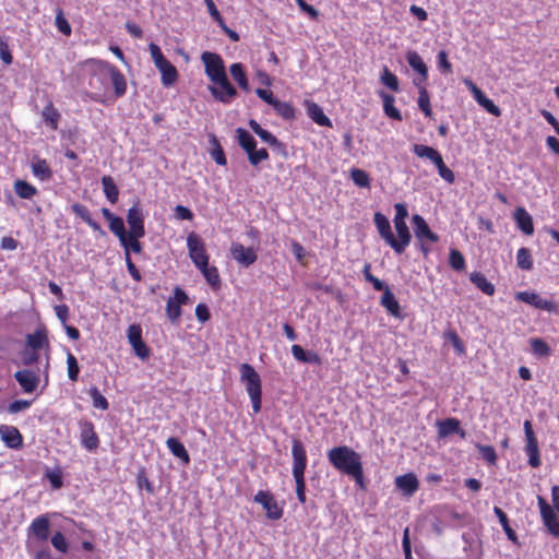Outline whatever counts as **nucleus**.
I'll list each match as a JSON object with an SVG mask.
<instances>
[{
  "label": "nucleus",
  "mask_w": 559,
  "mask_h": 559,
  "mask_svg": "<svg viewBox=\"0 0 559 559\" xmlns=\"http://www.w3.org/2000/svg\"><path fill=\"white\" fill-rule=\"evenodd\" d=\"M385 307H386V311L390 312L395 318H397V319L404 318V313H402L399 301L395 299L394 294L389 289L388 286H386V293H385Z\"/></svg>",
  "instance_id": "nucleus-42"
},
{
  "label": "nucleus",
  "mask_w": 559,
  "mask_h": 559,
  "mask_svg": "<svg viewBox=\"0 0 559 559\" xmlns=\"http://www.w3.org/2000/svg\"><path fill=\"white\" fill-rule=\"evenodd\" d=\"M515 299L525 304L533 306L536 309L546 310V311H555L556 306L554 301L542 298L535 292H519L515 295Z\"/></svg>",
  "instance_id": "nucleus-13"
},
{
  "label": "nucleus",
  "mask_w": 559,
  "mask_h": 559,
  "mask_svg": "<svg viewBox=\"0 0 559 559\" xmlns=\"http://www.w3.org/2000/svg\"><path fill=\"white\" fill-rule=\"evenodd\" d=\"M269 158V153L265 148L257 150L253 148L251 152L248 153V159L251 165L258 166L261 162Z\"/></svg>",
  "instance_id": "nucleus-54"
},
{
  "label": "nucleus",
  "mask_w": 559,
  "mask_h": 559,
  "mask_svg": "<svg viewBox=\"0 0 559 559\" xmlns=\"http://www.w3.org/2000/svg\"><path fill=\"white\" fill-rule=\"evenodd\" d=\"M187 248L189 257L197 269L205 266L209 263V254L206 253L203 240L195 233H190L187 237Z\"/></svg>",
  "instance_id": "nucleus-5"
},
{
  "label": "nucleus",
  "mask_w": 559,
  "mask_h": 559,
  "mask_svg": "<svg viewBox=\"0 0 559 559\" xmlns=\"http://www.w3.org/2000/svg\"><path fill=\"white\" fill-rule=\"evenodd\" d=\"M518 228L525 235H533L534 224L531 214L522 206L516 207L513 214Z\"/></svg>",
  "instance_id": "nucleus-19"
},
{
  "label": "nucleus",
  "mask_w": 559,
  "mask_h": 559,
  "mask_svg": "<svg viewBox=\"0 0 559 559\" xmlns=\"http://www.w3.org/2000/svg\"><path fill=\"white\" fill-rule=\"evenodd\" d=\"M166 445L171 454L182 461L183 464H189L190 456L185 445L175 437L166 440Z\"/></svg>",
  "instance_id": "nucleus-27"
},
{
  "label": "nucleus",
  "mask_w": 559,
  "mask_h": 559,
  "mask_svg": "<svg viewBox=\"0 0 559 559\" xmlns=\"http://www.w3.org/2000/svg\"><path fill=\"white\" fill-rule=\"evenodd\" d=\"M350 178L358 187H367L369 185V177L366 171L354 168L350 171Z\"/></svg>",
  "instance_id": "nucleus-55"
},
{
  "label": "nucleus",
  "mask_w": 559,
  "mask_h": 559,
  "mask_svg": "<svg viewBox=\"0 0 559 559\" xmlns=\"http://www.w3.org/2000/svg\"><path fill=\"white\" fill-rule=\"evenodd\" d=\"M413 229L418 242L429 241L436 243L439 241V236L432 231L423 216L415 214L412 217Z\"/></svg>",
  "instance_id": "nucleus-10"
},
{
  "label": "nucleus",
  "mask_w": 559,
  "mask_h": 559,
  "mask_svg": "<svg viewBox=\"0 0 559 559\" xmlns=\"http://www.w3.org/2000/svg\"><path fill=\"white\" fill-rule=\"evenodd\" d=\"M449 264L457 272L464 271L466 267L465 258L457 249H451L449 253Z\"/></svg>",
  "instance_id": "nucleus-47"
},
{
  "label": "nucleus",
  "mask_w": 559,
  "mask_h": 559,
  "mask_svg": "<svg viewBox=\"0 0 559 559\" xmlns=\"http://www.w3.org/2000/svg\"><path fill=\"white\" fill-rule=\"evenodd\" d=\"M525 433V453L528 457V464L531 467H539L542 464L538 441L533 430L531 420H525L523 424Z\"/></svg>",
  "instance_id": "nucleus-6"
},
{
  "label": "nucleus",
  "mask_w": 559,
  "mask_h": 559,
  "mask_svg": "<svg viewBox=\"0 0 559 559\" xmlns=\"http://www.w3.org/2000/svg\"><path fill=\"white\" fill-rule=\"evenodd\" d=\"M230 253L231 257L243 266H249L257 260L254 250L252 248H246L241 243H233Z\"/></svg>",
  "instance_id": "nucleus-16"
},
{
  "label": "nucleus",
  "mask_w": 559,
  "mask_h": 559,
  "mask_svg": "<svg viewBox=\"0 0 559 559\" xmlns=\"http://www.w3.org/2000/svg\"><path fill=\"white\" fill-rule=\"evenodd\" d=\"M166 313H167L168 319L171 322H176L180 318V316H181L180 306L178 305V302L175 299L168 298L167 305H166Z\"/></svg>",
  "instance_id": "nucleus-52"
},
{
  "label": "nucleus",
  "mask_w": 559,
  "mask_h": 559,
  "mask_svg": "<svg viewBox=\"0 0 559 559\" xmlns=\"http://www.w3.org/2000/svg\"><path fill=\"white\" fill-rule=\"evenodd\" d=\"M438 66H439V69L443 72V73H452V64L451 62L449 61L448 59V53L445 50H440L438 52Z\"/></svg>",
  "instance_id": "nucleus-56"
},
{
  "label": "nucleus",
  "mask_w": 559,
  "mask_h": 559,
  "mask_svg": "<svg viewBox=\"0 0 559 559\" xmlns=\"http://www.w3.org/2000/svg\"><path fill=\"white\" fill-rule=\"evenodd\" d=\"M67 365H68V377L72 381H76L80 372V368L76 361V358L68 353L67 355Z\"/></svg>",
  "instance_id": "nucleus-53"
},
{
  "label": "nucleus",
  "mask_w": 559,
  "mask_h": 559,
  "mask_svg": "<svg viewBox=\"0 0 559 559\" xmlns=\"http://www.w3.org/2000/svg\"><path fill=\"white\" fill-rule=\"evenodd\" d=\"M386 117L402 120L400 110L394 106V98L389 95H386Z\"/></svg>",
  "instance_id": "nucleus-59"
},
{
  "label": "nucleus",
  "mask_w": 559,
  "mask_h": 559,
  "mask_svg": "<svg viewBox=\"0 0 559 559\" xmlns=\"http://www.w3.org/2000/svg\"><path fill=\"white\" fill-rule=\"evenodd\" d=\"M396 487L406 496H412L418 490L419 483L413 473L396 477Z\"/></svg>",
  "instance_id": "nucleus-22"
},
{
  "label": "nucleus",
  "mask_w": 559,
  "mask_h": 559,
  "mask_svg": "<svg viewBox=\"0 0 559 559\" xmlns=\"http://www.w3.org/2000/svg\"><path fill=\"white\" fill-rule=\"evenodd\" d=\"M109 82L112 83L116 97H121L126 94L127 82H126L124 75L115 67L111 72V75L109 78Z\"/></svg>",
  "instance_id": "nucleus-34"
},
{
  "label": "nucleus",
  "mask_w": 559,
  "mask_h": 559,
  "mask_svg": "<svg viewBox=\"0 0 559 559\" xmlns=\"http://www.w3.org/2000/svg\"><path fill=\"white\" fill-rule=\"evenodd\" d=\"M272 107L275 109L277 115H280L283 119L289 120L295 117V109L287 102L276 99Z\"/></svg>",
  "instance_id": "nucleus-46"
},
{
  "label": "nucleus",
  "mask_w": 559,
  "mask_h": 559,
  "mask_svg": "<svg viewBox=\"0 0 559 559\" xmlns=\"http://www.w3.org/2000/svg\"><path fill=\"white\" fill-rule=\"evenodd\" d=\"M204 278L212 286V288L216 289L221 286V277L218 271L215 266H210L209 264L205 266L199 267Z\"/></svg>",
  "instance_id": "nucleus-40"
},
{
  "label": "nucleus",
  "mask_w": 559,
  "mask_h": 559,
  "mask_svg": "<svg viewBox=\"0 0 559 559\" xmlns=\"http://www.w3.org/2000/svg\"><path fill=\"white\" fill-rule=\"evenodd\" d=\"M435 166L438 169L439 176L448 183H453L455 181L454 173L444 164L442 157L435 164Z\"/></svg>",
  "instance_id": "nucleus-50"
},
{
  "label": "nucleus",
  "mask_w": 559,
  "mask_h": 559,
  "mask_svg": "<svg viewBox=\"0 0 559 559\" xmlns=\"http://www.w3.org/2000/svg\"><path fill=\"white\" fill-rule=\"evenodd\" d=\"M328 459L337 471L352 476L357 484H362L361 457L353 449L346 445L332 448Z\"/></svg>",
  "instance_id": "nucleus-1"
},
{
  "label": "nucleus",
  "mask_w": 559,
  "mask_h": 559,
  "mask_svg": "<svg viewBox=\"0 0 559 559\" xmlns=\"http://www.w3.org/2000/svg\"><path fill=\"white\" fill-rule=\"evenodd\" d=\"M364 276H365L366 281L370 282L377 290H382L384 288V284L382 283V281L374 277L370 273V265H368V264H366L364 267Z\"/></svg>",
  "instance_id": "nucleus-61"
},
{
  "label": "nucleus",
  "mask_w": 559,
  "mask_h": 559,
  "mask_svg": "<svg viewBox=\"0 0 559 559\" xmlns=\"http://www.w3.org/2000/svg\"><path fill=\"white\" fill-rule=\"evenodd\" d=\"M41 117L44 122L51 129H58V122L60 119L59 111L55 108L52 102H48L47 105L41 110Z\"/></svg>",
  "instance_id": "nucleus-31"
},
{
  "label": "nucleus",
  "mask_w": 559,
  "mask_h": 559,
  "mask_svg": "<svg viewBox=\"0 0 559 559\" xmlns=\"http://www.w3.org/2000/svg\"><path fill=\"white\" fill-rule=\"evenodd\" d=\"M201 60L204 63L205 74L212 83L226 75L224 61L218 53L204 51L201 55Z\"/></svg>",
  "instance_id": "nucleus-7"
},
{
  "label": "nucleus",
  "mask_w": 559,
  "mask_h": 559,
  "mask_svg": "<svg viewBox=\"0 0 559 559\" xmlns=\"http://www.w3.org/2000/svg\"><path fill=\"white\" fill-rule=\"evenodd\" d=\"M81 440L83 445L88 450L93 451L98 448V437L94 431L92 423H84L81 428Z\"/></svg>",
  "instance_id": "nucleus-23"
},
{
  "label": "nucleus",
  "mask_w": 559,
  "mask_h": 559,
  "mask_svg": "<svg viewBox=\"0 0 559 559\" xmlns=\"http://www.w3.org/2000/svg\"><path fill=\"white\" fill-rule=\"evenodd\" d=\"M109 223L110 230L119 238L122 246H127V231L124 228L123 219L119 216L112 218Z\"/></svg>",
  "instance_id": "nucleus-41"
},
{
  "label": "nucleus",
  "mask_w": 559,
  "mask_h": 559,
  "mask_svg": "<svg viewBox=\"0 0 559 559\" xmlns=\"http://www.w3.org/2000/svg\"><path fill=\"white\" fill-rule=\"evenodd\" d=\"M417 103H418V107L424 112V115L428 118H431L432 109L430 106V97H429L428 91L424 86H420V88H419V95H418Z\"/></svg>",
  "instance_id": "nucleus-45"
},
{
  "label": "nucleus",
  "mask_w": 559,
  "mask_h": 559,
  "mask_svg": "<svg viewBox=\"0 0 559 559\" xmlns=\"http://www.w3.org/2000/svg\"><path fill=\"white\" fill-rule=\"evenodd\" d=\"M406 60L409 67L420 75V81L416 83V85H420L426 82L428 78V68L419 53L417 51H408Z\"/></svg>",
  "instance_id": "nucleus-21"
},
{
  "label": "nucleus",
  "mask_w": 559,
  "mask_h": 559,
  "mask_svg": "<svg viewBox=\"0 0 559 559\" xmlns=\"http://www.w3.org/2000/svg\"><path fill=\"white\" fill-rule=\"evenodd\" d=\"M240 380L245 384L254 414L261 411L262 386L259 373L249 364L240 366Z\"/></svg>",
  "instance_id": "nucleus-3"
},
{
  "label": "nucleus",
  "mask_w": 559,
  "mask_h": 559,
  "mask_svg": "<svg viewBox=\"0 0 559 559\" xmlns=\"http://www.w3.org/2000/svg\"><path fill=\"white\" fill-rule=\"evenodd\" d=\"M86 67L91 73L88 85L97 91H105L109 84V78L114 67L102 60H90Z\"/></svg>",
  "instance_id": "nucleus-4"
},
{
  "label": "nucleus",
  "mask_w": 559,
  "mask_h": 559,
  "mask_svg": "<svg viewBox=\"0 0 559 559\" xmlns=\"http://www.w3.org/2000/svg\"><path fill=\"white\" fill-rule=\"evenodd\" d=\"M394 226L396 235L391 231L389 221L386 219V243L394 249L396 253H403L411 242V233L406 224L408 211L404 203L395 204Z\"/></svg>",
  "instance_id": "nucleus-2"
},
{
  "label": "nucleus",
  "mask_w": 559,
  "mask_h": 559,
  "mask_svg": "<svg viewBox=\"0 0 559 559\" xmlns=\"http://www.w3.org/2000/svg\"><path fill=\"white\" fill-rule=\"evenodd\" d=\"M413 152L417 157L426 158L433 165L442 157L438 150L424 144H414Z\"/></svg>",
  "instance_id": "nucleus-30"
},
{
  "label": "nucleus",
  "mask_w": 559,
  "mask_h": 559,
  "mask_svg": "<svg viewBox=\"0 0 559 559\" xmlns=\"http://www.w3.org/2000/svg\"><path fill=\"white\" fill-rule=\"evenodd\" d=\"M138 487L140 489H145L147 492L153 493L154 488L148 478L146 477L144 472H140L136 476Z\"/></svg>",
  "instance_id": "nucleus-63"
},
{
  "label": "nucleus",
  "mask_w": 559,
  "mask_h": 559,
  "mask_svg": "<svg viewBox=\"0 0 559 559\" xmlns=\"http://www.w3.org/2000/svg\"><path fill=\"white\" fill-rule=\"evenodd\" d=\"M14 191L21 199H32L37 194V189L25 180L14 182Z\"/></svg>",
  "instance_id": "nucleus-36"
},
{
  "label": "nucleus",
  "mask_w": 559,
  "mask_h": 559,
  "mask_svg": "<svg viewBox=\"0 0 559 559\" xmlns=\"http://www.w3.org/2000/svg\"><path fill=\"white\" fill-rule=\"evenodd\" d=\"M51 545L55 549L60 551L61 554H67L69 550V545L61 532H56L51 537Z\"/></svg>",
  "instance_id": "nucleus-51"
},
{
  "label": "nucleus",
  "mask_w": 559,
  "mask_h": 559,
  "mask_svg": "<svg viewBox=\"0 0 559 559\" xmlns=\"http://www.w3.org/2000/svg\"><path fill=\"white\" fill-rule=\"evenodd\" d=\"M156 68L162 73V83L165 86H169L176 82L178 76L177 70L167 59L158 63Z\"/></svg>",
  "instance_id": "nucleus-26"
},
{
  "label": "nucleus",
  "mask_w": 559,
  "mask_h": 559,
  "mask_svg": "<svg viewBox=\"0 0 559 559\" xmlns=\"http://www.w3.org/2000/svg\"><path fill=\"white\" fill-rule=\"evenodd\" d=\"M263 142L267 143L269 145L271 146H280L281 143L280 141L276 139V136H274L271 132H269L267 130H264L262 129L258 134H257Z\"/></svg>",
  "instance_id": "nucleus-64"
},
{
  "label": "nucleus",
  "mask_w": 559,
  "mask_h": 559,
  "mask_svg": "<svg viewBox=\"0 0 559 559\" xmlns=\"http://www.w3.org/2000/svg\"><path fill=\"white\" fill-rule=\"evenodd\" d=\"M307 114L319 126H322V127L331 126L330 119L324 115L322 108L318 104L308 102L307 103Z\"/></svg>",
  "instance_id": "nucleus-32"
},
{
  "label": "nucleus",
  "mask_w": 559,
  "mask_h": 559,
  "mask_svg": "<svg viewBox=\"0 0 559 559\" xmlns=\"http://www.w3.org/2000/svg\"><path fill=\"white\" fill-rule=\"evenodd\" d=\"M469 281L484 294L492 296L496 292L493 284H491L481 272H472Z\"/></svg>",
  "instance_id": "nucleus-28"
},
{
  "label": "nucleus",
  "mask_w": 559,
  "mask_h": 559,
  "mask_svg": "<svg viewBox=\"0 0 559 559\" xmlns=\"http://www.w3.org/2000/svg\"><path fill=\"white\" fill-rule=\"evenodd\" d=\"M254 502L260 503L271 520H278L283 511L269 491L260 490L254 496Z\"/></svg>",
  "instance_id": "nucleus-14"
},
{
  "label": "nucleus",
  "mask_w": 559,
  "mask_h": 559,
  "mask_svg": "<svg viewBox=\"0 0 559 559\" xmlns=\"http://www.w3.org/2000/svg\"><path fill=\"white\" fill-rule=\"evenodd\" d=\"M229 72L241 90L245 92L250 90L249 82L245 72V67L241 63H233L229 67Z\"/></svg>",
  "instance_id": "nucleus-33"
},
{
  "label": "nucleus",
  "mask_w": 559,
  "mask_h": 559,
  "mask_svg": "<svg viewBox=\"0 0 559 559\" xmlns=\"http://www.w3.org/2000/svg\"><path fill=\"white\" fill-rule=\"evenodd\" d=\"M127 246H122L126 249V252H129V250H132L135 253H140L142 250V246L139 241L141 237H134L133 235H127Z\"/></svg>",
  "instance_id": "nucleus-60"
},
{
  "label": "nucleus",
  "mask_w": 559,
  "mask_h": 559,
  "mask_svg": "<svg viewBox=\"0 0 559 559\" xmlns=\"http://www.w3.org/2000/svg\"><path fill=\"white\" fill-rule=\"evenodd\" d=\"M127 223L130 227L129 235H133L134 237L145 236L144 215L139 203H135L128 210Z\"/></svg>",
  "instance_id": "nucleus-11"
},
{
  "label": "nucleus",
  "mask_w": 559,
  "mask_h": 559,
  "mask_svg": "<svg viewBox=\"0 0 559 559\" xmlns=\"http://www.w3.org/2000/svg\"><path fill=\"white\" fill-rule=\"evenodd\" d=\"M102 186L104 193L111 204H115L118 200L119 190L110 176H104L102 178Z\"/></svg>",
  "instance_id": "nucleus-35"
},
{
  "label": "nucleus",
  "mask_w": 559,
  "mask_h": 559,
  "mask_svg": "<svg viewBox=\"0 0 559 559\" xmlns=\"http://www.w3.org/2000/svg\"><path fill=\"white\" fill-rule=\"evenodd\" d=\"M128 341L132 346L135 355L141 359H146L150 356V349L142 341V329L138 324H132L128 329Z\"/></svg>",
  "instance_id": "nucleus-12"
},
{
  "label": "nucleus",
  "mask_w": 559,
  "mask_h": 559,
  "mask_svg": "<svg viewBox=\"0 0 559 559\" xmlns=\"http://www.w3.org/2000/svg\"><path fill=\"white\" fill-rule=\"evenodd\" d=\"M516 265L521 270L530 271L533 269V258L530 249L522 247L516 252Z\"/></svg>",
  "instance_id": "nucleus-43"
},
{
  "label": "nucleus",
  "mask_w": 559,
  "mask_h": 559,
  "mask_svg": "<svg viewBox=\"0 0 559 559\" xmlns=\"http://www.w3.org/2000/svg\"><path fill=\"white\" fill-rule=\"evenodd\" d=\"M26 550L33 559H52L50 548L46 544H35L28 539Z\"/></svg>",
  "instance_id": "nucleus-29"
},
{
  "label": "nucleus",
  "mask_w": 559,
  "mask_h": 559,
  "mask_svg": "<svg viewBox=\"0 0 559 559\" xmlns=\"http://www.w3.org/2000/svg\"><path fill=\"white\" fill-rule=\"evenodd\" d=\"M148 49H150V53H151V57H152V59L154 61L155 67L166 59L164 57L160 48L156 44L151 43L148 45Z\"/></svg>",
  "instance_id": "nucleus-62"
},
{
  "label": "nucleus",
  "mask_w": 559,
  "mask_h": 559,
  "mask_svg": "<svg viewBox=\"0 0 559 559\" xmlns=\"http://www.w3.org/2000/svg\"><path fill=\"white\" fill-rule=\"evenodd\" d=\"M32 402L27 400H17L9 404L8 411L11 414H16L26 411L31 406Z\"/></svg>",
  "instance_id": "nucleus-58"
},
{
  "label": "nucleus",
  "mask_w": 559,
  "mask_h": 559,
  "mask_svg": "<svg viewBox=\"0 0 559 559\" xmlns=\"http://www.w3.org/2000/svg\"><path fill=\"white\" fill-rule=\"evenodd\" d=\"M236 133L239 145L247 152V154L257 147L254 138L247 130L238 128Z\"/></svg>",
  "instance_id": "nucleus-39"
},
{
  "label": "nucleus",
  "mask_w": 559,
  "mask_h": 559,
  "mask_svg": "<svg viewBox=\"0 0 559 559\" xmlns=\"http://www.w3.org/2000/svg\"><path fill=\"white\" fill-rule=\"evenodd\" d=\"M532 352L539 357H548L551 354L550 346L543 338L531 340Z\"/></svg>",
  "instance_id": "nucleus-48"
},
{
  "label": "nucleus",
  "mask_w": 559,
  "mask_h": 559,
  "mask_svg": "<svg viewBox=\"0 0 559 559\" xmlns=\"http://www.w3.org/2000/svg\"><path fill=\"white\" fill-rule=\"evenodd\" d=\"M0 437L7 447L19 449L22 445L23 438L17 428L13 426H0Z\"/></svg>",
  "instance_id": "nucleus-17"
},
{
  "label": "nucleus",
  "mask_w": 559,
  "mask_h": 559,
  "mask_svg": "<svg viewBox=\"0 0 559 559\" xmlns=\"http://www.w3.org/2000/svg\"><path fill=\"white\" fill-rule=\"evenodd\" d=\"M47 344L48 340L45 329H38L34 333L27 335V345L33 350L43 348Z\"/></svg>",
  "instance_id": "nucleus-37"
},
{
  "label": "nucleus",
  "mask_w": 559,
  "mask_h": 559,
  "mask_svg": "<svg viewBox=\"0 0 559 559\" xmlns=\"http://www.w3.org/2000/svg\"><path fill=\"white\" fill-rule=\"evenodd\" d=\"M479 452L483 456V459L490 463V464H495L496 461H497V453H496V450L491 445H480L479 447Z\"/></svg>",
  "instance_id": "nucleus-57"
},
{
  "label": "nucleus",
  "mask_w": 559,
  "mask_h": 559,
  "mask_svg": "<svg viewBox=\"0 0 559 559\" xmlns=\"http://www.w3.org/2000/svg\"><path fill=\"white\" fill-rule=\"evenodd\" d=\"M90 396L92 399L93 406L103 411L108 409L109 403L106 397L99 392L96 386L90 389Z\"/></svg>",
  "instance_id": "nucleus-49"
},
{
  "label": "nucleus",
  "mask_w": 559,
  "mask_h": 559,
  "mask_svg": "<svg viewBox=\"0 0 559 559\" xmlns=\"http://www.w3.org/2000/svg\"><path fill=\"white\" fill-rule=\"evenodd\" d=\"M493 512L495 514L497 515L507 537L511 540V542H516L518 539V536H516V533L514 532V530L510 526V523H509V519L506 514V512L499 508V507H495L493 508Z\"/></svg>",
  "instance_id": "nucleus-38"
},
{
  "label": "nucleus",
  "mask_w": 559,
  "mask_h": 559,
  "mask_svg": "<svg viewBox=\"0 0 559 559\" xmlns=\"http://www.w3.org/2000/svg\"><path fill=\"white\" fill-rule=\"evenodd\" d=\"M50 522L46 515L37 516L29 525L28 532L32 534L35 544H46L49 538Z\"/></svg>",
  "instance_id": "nucleus-15"
},
{
  "label": "nucleus",
  "mask_w": 559,
  "mask_h": 559,
  "mask_svg": "<svg viewBox=\"0 0 559 559\" xmlns=\"http://www.w3.org/2000/svg\"><path fill=\"white\" fill-rule=\"evenodd\" d=\"M542 519L548 532L559 538V521L554 509L550 512L542 514Z\"/></svg>",
  "instance_id": "nucleus-44"
},
{
  "label": "nucleus",
  "mask_w": 559,
  "mask_h": 559,
  "mask_svg": "<svg viewBox=\"0 0 559 559\" xmlns=\"http://www.w3.org/2000/svg\"><path fill=\"white\" fill-rule=\"evenodd\" d=\"M293 476L294 478H304L307 466V454L302 443L298 439L293 440Z\"/></svg>",
  "instance_id": "nucleus-9"
},
{
  "label": "nucleus",
  "mask_w": 559,
  "mask_h": 559,
  "mask_svg": "<svg viewBox=\"0 0 559 559\" xmlns=\"http://www.w3.org/2000/svg\"><path fill=\"white\" fill-rule=\"evenodd\" d=\"M33 175L41 181L48 180L52 176V171L45 159L35 157L31 164Z\"/></svg>",
  "instance_id": "nucleus-25"
},
{
  "label": "nucleus",
  "mask_w": 559,
  "mask_h": 559,
  "mask_svg": "<svg viewBox=\"0 0 559 559\" xmlns=\"http://www.w3.org/2000/svg\"><path fill=\"white\" fill-rule=\"evenodd\" d=\"M437 427L440 438L448 437L452 433H457L462 438L465 437V431L461 428L459 419L454 417L438 421Z\"/></svg>",
  "instance_id": "nucleus-20"
},
{
  "label": "nucleus",
  "mask_w": 559,
  "mask_h": 559,
  "mask_svg": "<svg viewBox=\"0 0 559 559\" xmlns=\"http://www.w3.org/2000/svg\"><path fill=\"white\" fill-rule=\"evenodd\" d=\"M292 354H293L294 358L300 362L312 364V365L321 364V358L317 353L306 352L300 345H297V344L293 345Z\"/></svg>",
  "instance_id": "nucleus-24"
},
{
  "label": "nucleus",
  "mask_w": 559,
  "mask_h": 559,
  "mask_svg": "<svg viewBox=\"0 0 559 559\" xmlns=\"http://www.w3.org/2000/svg\"><path fill=\"white\" fill-rule=\"evenodd\" d=\"M209 90L215 99L224 104H230L237 96V90L228 81L227 74L214 81Z\"/></svg>",
  "instance_id": "nucleus-8"
},
{
  "label": "nucleus",
  "mask_w": 559,
  "mask_h": 559,
  "mask_svg": "<svg viewBox=\"0 0 559 559\" xmlns=\"http://www.w3.org/2000/svg\"><path fill=\"white\" fill-rule=\"evenodd\" d=\"M14 378L26 393L34 392L39 381L38 376L27 369L16 371Z\"/></svg>",
  "instance_id": "nucleus-18"
}]
</instances>
